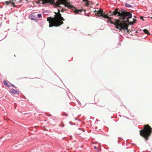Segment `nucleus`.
Instances as JSON below:
<instances>
[{
  "label": "nucleus",
  "instance_id": "obj_17",
  "mask_svg": "<svg viewBox=\"0 0 152 152\" xmlns=\"http://www.w3.org/2000/svg\"><path fill=\"white\" fill-rule=\"evenodd\" d=\"M10 1L14 3L13 4H12V5H14L15 4V2L16 1V0H10Z\"/></svg>",
  "mask_w": 152,
  "mask_h": 152
},
{
  "label": "nucleus",
  "instance_id": "obj_8",
  "mask_svg": "<svg viewBox=\"0 0 152 152\" xmlns=\"http://www.w3.org/2000/svg\"><path fill=\"white\" fill-rule=\"evenodd\" d=\"M10 92L14 94H19V91H17L16 90L14 89H12L10 90Z\"/></svg>",
  "mask_w": 152,
  "mask_h": 152
},
{
  "label": "nucleus",
  "instance_id": "obj_4",
  "mask_svg": "<svg viewBox=\"0 0 152 152\" xmlns=\"http://www.w3.org/2000/svg\"><path fill=\"white\" fill-rule=\"evenodd\" d=\"M132 15L131 13L129 12L126 11L118 18L120 20L122 21L126 20L127 21H128L129 19L132 18Z\"/></svg>",
  "mask_w": 152,
  "mask_h": 152
},
{
  "label": "nucleus",
  "instance_id": "obj_31",
  "mask_svg": "<svg viewBox=\"0 0 152 152\" xmlns=\"http://www.w3.org/2000/svg\"><path fill=\"white\" fill-rule=\"evenodd\" d=\"M136 35L139 36L138 34H136Z\"/></svg>",
  "mask_w": 152,
  "mask_h": 152
},
{
  "label": "nucleus",
  "instance_id": "obj_20",
  "mask_svg": "<svg viewBox=\"0 0 152 152\" xmlns=\"http://www.w3.org/2000/svg\"><path fill=\"white\" fill-rule=\"evenodd\" d=\"M77 102L79 104H80V102L79 101V100H77Z\"/></svg>",
  "mask_w": 152,
  "mask_h": 152
},
{
  "label": "nucleus",
  "instance_id": "obj_12",
  "mask_svg": "<svg viewBox=\"0 0 152 152\" xmlns=\"http://www.w3.org/2000/svg\"><path fill=\"white\" fill-rule=\"evenodd\" d=\"M3 83L6 86L8 87H10V86L9 85V84H7V82L5 80H4L3 81Z\"/></svg>",
  "mask_w": 152,
  "mask_h": 152
},
{
  "label": "nucleus",
  "instance_id": "obj_7",
  "mask_svg": "<svg viewBox=\"0 0 152 152\" xmlns=\"http://www.w3.org/2000/svg\"><path fill=\"white\" fill-rule=\"evenodd\" d=\"M37 12H33L31 13L29 15L30 18L35 22H37L38 19L36 16Z\"/></svg>",
  "mask_w": 152,
  "mask_h": 152
},
{
  "label": "nucleus",
  "instance_id": "obj_26",
  "mask_svg": "<svg viewBox=\"0 0 152 152\" xmlns=\"http://www.w3.org/2000/svg\"><path fill=\"white\" fill-rule=\"evenodd\" d=\"M64 124H63V125H62V126H61V127H64Z\"/></svg>",
  "mask_w": 152,
  "mask_h": 152
},
{
  "label": "nucleus",
  "instance_id": "obj_19",
  "mask_svg": "<svg viewBox=\"0 0 152 152\" xmlns=\"http://www.w3.org/2000/svg\"><path fill=\"white\" fill-rule=\"evenodd\" d=\"M94 149H95L97 151H98V150H99V149H98V148L96 146H94Z\"/></svg>",
  "mask_w": 152,
  "mask_h": 152
},
{
  "label": "nucleus",
  "instance_id": "obj_18",
  "mask_svg": "<svg viewBox=\"0 0 152 152\" xmlns=\"http://www.w3.org/2000/svg\"><path fill=\"white\" fill-rule=\"evenodd\" d=\"M48 12L47 11L45 10V11H43L42 12V13H43V15H46L47 14H45V12Z\"/></svg>",
  "mask_w": 152,
  "mask_h": 152
},
{
  "label": "nucleus",
  "instance_id": "obj_25",
  "mask_svg": "<svg viewBox=\"0 0 152 152\" xmlns=\"http://www.w3.org/2000/svg\"><path fill=\"white\" fill-rule=\"evenodd\" d=\"M71 123H72V122H70H70H69V124H71V125H72V124H71Z\"/></svg>",
  "mask_w": 152,
  "mask_h": 152
},
{
  "label": "nucleus",
  "instance_id": "obj_34",
  "mask_svg": "<svg viewBox=\"0 0 152 152\" xmlns=\"http://www.w3.org/2000/svg\"><path fill=\"white\" fill-rule=\"evenodd\" d=\"M1 26V24H0V26Z\"/></svg>",
  "mask_w": 152,
  "mask_h": 152
},
{
  "label": "nucleus",
  "instance_id": "obj_21",
  "mask_svg": "<svg viewBox=\"0 0 152 152\" xmlns=\"http://www.w3.org/2000/svg\"><path fill=\"white\" fill-rule=\"evenodd\" d=\"M65 10H66L65 9ZM64 10L63 9H61V12H63Z\"/></svg>",
  "mask_w": 152,
  "mask_h": 152
},
{
  "label": "nucleus",
  "instance_id": "obj_30",
  "mask_svg": "<svg viewBox=\"0 0 152 152\" xmlns=\"http://www.w3.org/2000/svg\"><path fill=\"white\" fill-rule=\"evenodd\" d=\"M97 12L96 10L95 11H94V12Z\"/></svg>",
  "mask_w": 152,
  "mask_h": 152
},
{
  "label": "nucleus",
  "instance_id": "obj_32",
  "mask_svg": "<svg viewBox=\"0 0 152 152\" xmlns=\"http://www.w3.org/2000/svg\"><path fill=\"white\" fill-rule=\"evenodd\" d=\"M78 129H80V128H78Z\"/></svg>",
  "mask_w": 152,
  "mask_h": 152
},
{
  "label": "nucleus",
  "instance_id": "obj_35",
  "mask_svg": "<svg viewBox=\"0 0 152 152\" xmlns=\"http://www.w3.org/2000/svg\"><path fill=\"white\" fill-rule=\"evenodd\" d=\"M134 17L135 18V17L134 16Z\"/></svg>",
  "mask_w": 152,
  "mask_h": 152
},
{
  "label": "nucleus",
  "instance_id": "obj_16",
  "mask_svg": "<svg viewBox=\"0 0 152 152\" xmlns=\"http://www.w3.org/2000/svg\"><path fill=\"white\" fill-rule=\"evenodd\" d=\"M9 85L10 86V87H14L15 88H17L15 86H14L13 84H11L10 83Z\"/></svg>",
  "mask_w": 152,
  "mask_h": 152
},
{
  "label": "nucleus",
  "instance_id": "obj_24",
  "mask_svg": "<svg viewBox=\"0 0 152 152\" xmlns=\"http://www.w3.org/2000/svg\"><path fill=\"white\" fill-rule=\"evenodd\" d=\"M110 17L108 16H107V18H108V19H110Z\"/></svg>",
  "mask_w": 152,
  "mask_h": 152
},
{
  "label": "nucleus",
  "instance_id": "obj_23",
  "mask_svg": "<svg viewBox=\"0 0 152 152\" xmlns=\"http://www.w3.org/2000/svg\"><path fill=\"white\" fill-rule=\"evenodd\" d=\"M133 21H134V22H135L136 21V19H134V18H133Z\"/></svg>",
  "mask_w": 152,
  "mask_h": 152
},
{
  "label": "nucleus",
  "instance_id": "obj_14",
  "mask_svg": "<svg viewBox=\"0 0 152 152\" xmlns=\"http://www.w3.org/2000/svg\"><path fill=\"white\" fill-rule=\"evenodd\" d=\"M143 32L146 34H148L149 33L148 30L147 29H144L143 30Z\"/></svg>",
  "mask_w": 152,
  "mask_h": 152
},
{
  "label": "nucleus",
  "instance_id": "obj_9",
  "mask_svg": "<svg viewBox=\"0 0 152 152\" xmlns=\"http://www.w3.org/2000/svg\"><path fill=\"white\" fill-rule=\"evenodd\" d=\"M4 4H6L8 6H10L12 4H13L12 2L10 1H5V2H4Z\"/></svg>",
  "mask_w": 152,
  "mask_h": 152
},
{
  "label": "nucleus",
  "instance_id": "obj_6",
  "mask_svg": "<svg viewBox=\"0 0 152 152\" xmlns=\"http://www.w3.org/2000/svg\"><path fill=\"white\" fill-rule=\"evenodd\" d=\"M110 23L112 24H114L115 26V28H116L119 29V31H120L121 29L122 30H127V32L128 33L129 32V31L128 29V27L127 26L120 24L117 25L116 23H114L113 21H111Z\"/></svg>",
  "mask_w": 152,
  "mask_h": 152
},
{
  "label": "nucleus",
  "instance_id": "obj_1",
  "mask_svg": "<svg viewBox=\"0 0 152 152\" xmlns=\"http://www.w3.org/2000/svg\"><path fill=\"white\" fill-rule=\"evenodd\" d=\"M58 11L57 13L55 12V15L54 17L52 18L50 17L47 18V21L49 23V27H52L53 26L57 27L63 24V22L61 20L64 21L65 19L61 16L59 9H58Z\"/></svg>",
  "mask_w": 152,
  "mask_h": 152
},
{
  "label": "nucleus",
  "instance_id": "obj_5",
  "mask_svg": "<svg viewBox=\"0 0 152 152\" xmlns=\"http://www.w3.org/2000/svg\"><path fill=\"white\" fill-rule=\"evenodd\" d=\"M64 6L65 7H67L69 9H74V12L75 14L78 13L79 12H81L83 11V10L82 9L77 10L74 7L68 3L65 4Z\"/></svg>",
  "mask_w": 152,
  "mask_h": 152
},
{
  "label": "nucleus",
  "instance_id": "obj_13",
  "mask_svg": "<svg viewBox=\"0 0 152 152\" xmlns=\"http://www.w3.org/2000/svg\"><path fill=\"white\" fill-rule=\"evenodd\" d=\"M36 16H37L38 18H42V15L40 14H38V13L37 12Z\"/></svg>",
  "mask_w": 152,
  "mask_h": 152
},
{
  "label": "nucleus",
  "instance_id": "obj_27",
  "mask_svg": "<svg viewBox=\"0 0 152 152\" xmlns=\"http://www.w3.org/2000/svg\"><path fill=\"white\" fill-rule=\"evenodd\" d=\"M75 119L76 120H77V118H75Z\"/></svg>",
  "mask_w": 152,
  "mask_h": 152
},
{
  "label": "nucleus",
  "instance_id": "obj_29",
  "mask_svg": "<svg viewBox=\"0 0 152 152\" xmlns=\"http://www.w3.org/2000/svg\"><path fill=\"white\" fill-rule=\"evenodd\" d=\"M87 16H89V15H87Z\"/></svg>",
  "mask_w": 152,
  "mask_h": 152
},
{
  "label": "nucleus",
  "instance_id": "obj_37",
  "mask_svg": "<svg viewBox=\"0 0 152 152\" xmlns=\"http://www.w3.org/2000/svg\"><path fill=\"white\" fill-rule=\"evenodd\" d=\"M59 126H61L60 124H59Z\"/></svg>",
  "mask_w": 152,
  "mask_h": 152
},
{
  "label": "nucleus",
  "instance_id": "obj_15",
  "mask_svg": "<svg viewBox=\"0 0 152 152\" xmlns=\"http://www.w3.org/2000/svg\"><path fill=\"white\" fill-rule=\"evenodd\" d=\"M99 15H99H97V16L99 17L101 16L104 18H106L105 15H104L103 14H100V15Z\"/></svg>",
  "mask_w": 152,
  "mask_h": 152
},
{
  "label": "nucleus",
  "instance_id": "obj_28",
  "mask_svg": "<svg viewBox=\"0 0 152 152\" xmlns=\"http://www.w3.org/2000/svg\"><path fill=\"white\" fill-rule=\"evenodd\" d=\"M137 32H137V31H136V32H135V33H137Z\"/></svg>",
  "mask_w": 152,
  "mask_h": 152
},
{
  "label": "nucleus",
  "instance_id": "obj_2",
  "mask_svg": "<svg viewBox=\"0 0 152 152\" xmlns=\"http://www.w3.org/2000/svg\"><path fill=\"white\" fill-rule=\"evenodd\" d=\"M143 129L140 131V136L143 137L145 140H147L152 132V128L148 124L145 125Z\"/></svg>",
  "mask_w": 152,
  "mask_h": 152
},
{
  "label": "nucleus",
  "instance_id": "obj_22",
  "mask_svg": "<svg viewBox=\"0 0 152 152\" xmlns=\"http://www.w3.org/2000/svg\"><path fill=\"white\" fill-rule=\"evenodd\" d=\"M83 1L84 2H87L88 0H83Z\"/></svg>",
  "mask_w": 152,
  "mask_h": 152
},
{
  "label": "nucleus",
  "instance_id": "obj_10",
  "mask_svg": "<svg viewBox=\"0 0 152 152\" xmlns=\"http://www.w3.org/2000/svg\"><path fill=\"white\" fill-rule=\"evenodd\" d=\"M97 12L99 14H103L104 15H105L104 13H103V10H99L97 11Z\"/></svg>",
  "mask_w": 152,
  "mask_h": 152
},
{
  "label": "nucleus",
  "instance_id": "obj_33",
  "mask_svg": "<svg viewBox=\"0 0 152 152\" xmlns=\"http://www.w3.org/2000/svg\"><path fill=\"white\" fill-rule=\"evenodd\" d=\"M69 28V27H68L67 28V29H68Z\"/></svg>",
  "mask_w": 152,
  "mask_h": 152
},
{
  "label": "nucleus",
  "instance_id": "obj_3",
  "mask_svg": "<svg viewBox=\"0 0 152 152\" xmlns=\"http://www.w3.org/2000/svg\"><path fill=\"white\" fill-rule=\"evenodd\" d=\"M121 12L119 11V9L118 8H117L112 12H110V13H112L110 15V16L114 15L119 18L127 11L123 8H122L121 9Z\"/></svg>",
  "mask_w": 152,
  "mask_h": 152
},
{
  "label": "nucleus",
  "instance_id": "obj_11",
  "mask_svg": "<svg viewBox=\"0 0 152 152\" xmlns=\"http://www.w3.org/2000/svg\"><path fill=\"white\" fill-rule=\"evenodd\" d=\"M124 4L125 6L126 7H133L132 5L129 4L127 3H125Z\"/></svg>",
  "mask_w": 152,
  "mask_h": 152
},
{
  "label": "nucleus",
  "instance_id": "obj_36",
  "mask_svg": "<svg viewBox=\"0 0 152 152\" xmlns=\"http://www.w3.org/2000/svg\"><path fill=\"white\" fill-rule=\"evenodd\" d=\"M141 17V18H140V19H141V18H142L141 17Z\"/></svg>",
  "mask_w": 152,
  "mask_h": 152
}]
</instances>
